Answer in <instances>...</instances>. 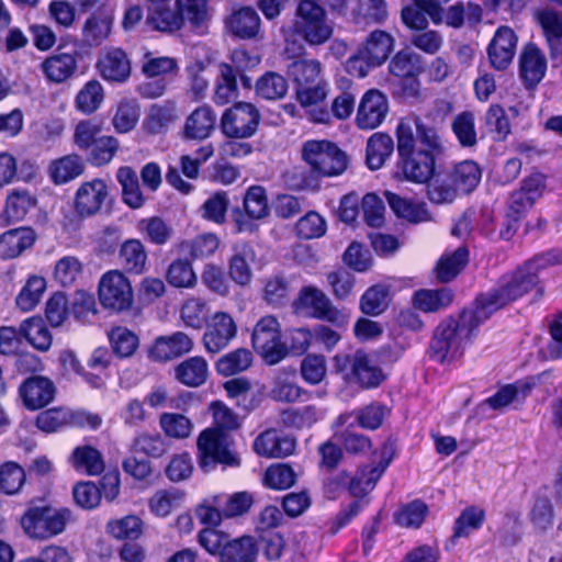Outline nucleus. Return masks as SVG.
Masks as SVG:
<instances>
[{
	"instance_id": "obj_1",
	"label": "nucleus",
	"mask_w": 562,
	"mask_h": 562,
	"mask_svg": "<svg viewBox=\"0 0 562 562\" xmlns=\"http://www.w3.org/2000/svg\"><path fill=\"white\" fill-rule=\"evenodd\" d=\"M397 170L414 183H428L435 176L436 160L445 153L437 127L420 116L403 119L396 127Z\"/></svg>"
},
{
	"instance_id": "obj_2",
	"label": "nucleus",
	"mask_w": 562,
	"mask_h": 562,
	"mask_svg": "<svg viewBox=\"0 0 562 562\" xmlns=\"http://www.w3.org/2000/svg\"><path fill=\"white\" fill-rule=\"evenodd\" d=\"M539 260H529L516 270L503 274L497 284L476 297L475 308L485 321L492 313L529 293L538 284Z\"/></svg>"
},
{
	"instance_id": "obj_3",
	"label": "nucleus",
	"mask_w": 562,
	"mask_h": 562,
	"mask_svg": "<svg viewBox=\"0 0 562 562\" xmlns=\"http://www.w3.org/2000/svg\"><path fill=\"white\" fill-rule=\"evenodd\" d=\"M485 319L481 318L477 310H464L459 319H447L440 323L430 342V353L437 361L453 359L470 339L473 330Z\"/></svg>"
},
{
	"instance_id": "obj_4",
	"label": "nucleus",
	"mask_w": 562,
	"mask_h": 562,
	"mask_svg": "<svg viewBox=\"0 0 562 562\" xmlns=\"http://www.w3.org/2000/svg\"><path fill=\"white\" fill-rule=\"evenodd\" d=\"M292 32L310 46H319L331 38L334 22L317 1L300 0L294 12Z\"/></svg>"
},
{
	"instance_id": "obj_5",
	"label": "nucleus",
	"mask_w": 562,
	"mask_h": 562,
	"mask_svg": "<svg viewBox=\"0 0 562 562\" xmlns=\"http://www.w3.org/2000/svg\"><path fill=\"white\" fill-rule=\"evenodd\" d=\"M71 519L68 508L34 506L21 518V527L31 539L46 540L61 533Z\"/></svg>"
},
{
	"instance_id": "obj_6",
	"label": "nucleus",
	"mask_w": 562,
	"mask_h": 562,
	"mask_svg": "<svg viewBox=\"0 0 562 562\" xmlns=\"http://www.w3.org/2000/svg\"><path fill=\"white\" fill-rule=\"evenodd\" d=\"M302 158L319 177H336L347 169V155L329 140H306L302 146Z\"/></svg>"
},
{
	"instance_id": "obj_7",
	"label": "nucleus",
	"mask_w": 562,
	"mask_h": 562,
	"mask_svg": "<svg viewBox=\"0 0 562 562\" xmlns=\"http://www.w3.org/2000/svg\"><path fill=\"white\" fill-rule=\"evenodd\" d=\"M199 464L209 472L216 464L238 467L239 458L229 449L231 439L220 428H206L198 437Z\"/></svg>"
},
{
	"instance_id": "obj_8",
	"label": "nucleus",
	"mask_w": 562,
	"mask_h": 562,
	"mask_svg": "<svg viewBox=\"0 0 562 562\" xmlns=\"http://www.w3.org/2000/svg\"><path fill=\"white\" fill-rule=\"evenodd\" d=\"M294 310L305 317L326 321L337 326H344L348 322V314L338 310L322 290L313 285L300 290L294 301Z\"/></svg>"
},
{
	"instance_id": "obj_9",
	"label": "nucleus",
	"mask_w": 562,
	"mask_h": 562,
	"mask_svg": "<svg viewBox=\"0 0 562 562\" xmlns=\"http://www.w3.org/2000/svg\"><path fill=\"white\" fill-rule=\"evenodd\" d=\"M251 341L254 348L268 364L279 363L289 353L286 344L281 341L280 324L271 315L263 316L257 322Z\"/></svg>"
},
{
	"instance_id": "obj_10",
	"label": "nucleus",
	"mask_w": 562,
	"mask_h": 562,
	"mask_svg": "<svg viewBox=\"0 0 562 562\" xmlns=\"http://www.w3.org/2000/svg\"><path fill=\"white\" fill-rule=\"evenodd\" d=\"M98 294L101 305L114 312L125 311L133 303L131 282L120 270L108 271L101 277Z\"/></svg>"
},
{
	"instance_id": "obj_11",
	"label": "nucleus",
	"mask_w": 562,
	"mask_h": 562,
	"mask_svg": "<svg viewBox=\"0 0 562 562\" xmlns=\"http://www.w3.org/2000/svg\"><path fill=\"white\" fill-rule=\"evenodd\" d=\"M260 119V112L252 103L238 102L224 112L222 131L231 138H248L257 132Z\"/></svg>"
},
{
	"instance_id": "obj_12",
	"label": "nucleus",
	"mask_w": 562,
	"mask_h": 562,
	"mask_svg": "<svg viewBox=\"0 0 562 562\" xmlns=\"http://www.w3.org/2000/svg\"><path fill=\"white\" fill-rule=\"evenodd\" d=\"M237 335V325L225 312L215 313L206 323L202 337L206 352L216 355L225 349Z\"/></svg>"
},
{
	"instance_id": "obj_13",
	"label": "nucleus",
	"mask_w": 562,
	"mask_h": 562,
	"mask_svg": "<svg viewBox=\"0 0 562 562\" xmlns=\"http://www.w3.org/2000/svg\"><path fill=\"white\" fill-rule=\"evenodd\" d=\"M389 112L385 94L376 89L368 90L361 98L356 123L361 130H373L382 124Z\"/></svg>"
},
{
	"instance_id": "obj_14",
	"label": "nucleus",
	"mask_w": 562,
	"mask_h": 562,
	"mask_svg": "<svg viewBox=\"0 0 562 562\" xmlns=\"http://www.w3.org/2000/svg\"><path fill=\"white\" fill-rule=\"evenodd\" d=\"M109 188L104 180L95 178L80 184L75 195V210L80 216L97 214L109 200Z\"/></svg>"
},
{
	"instance_id": "obj_15",
	"label": "nucleus",
	"mask_w": 562,
	"mask_h": 562,
	"mask_svg": "<svg viewBox=\"0 0 562 562\" xmlns=\"http://www.w3.org/2000/svg\"><path fill=\"white\" fill-rule=\"evenodd\" d=\"M97 68L104 80L117 83L125 82L132 71L127 54L117 47L104 49L97 61Z\"/></svg>"
},
{
	"instance_id": "obj_16",
	"label": "nucleus",
	"mask_w": 562,
	"mask_h": 562,
	"mask_svg": "<svg viewBox=\"0 0 562 562\" xmlns=\"http://www.w3.org/2000/svg\"><path fill=\"white\" fill-rule=\"evenodd\" d=\"M516 46L514 31L508 26L498 27L487 47L491 66L496 70L506 69L515 56Z\"/></svg>"
},
{
	"instance_id": "obj_17",
	"label": "nucleus",
	"mask_w": 562,
	"mask_h": 562,
	"mask_svg": "<svg viewBox=\"0 0 562 562\" xmlns=\"http://www.w3.org/2000/svg\"><path fill=\"white\" fill-rule=\"evenodd\" d=\"M295 439L276 429H267L254 441L255 452L265 458H285L293 453Z\"/></svg>"
},
{
	"instance_id": "obj_18",
	"label": "nucleus",
	"mask_w": 562,
	"mask_h": 562,
	"mask_svg": "<svg viewBox=\"0 0 562 562\" xmlns=\"http://www.w3.org/2000/svg\"><path fill=\"white\" fill-rule=\"evenodd\" d=\"M193 348L192 338L183 331L156 338L149 350V357L155 361H169L189 353Z\"/></svg>"
},
{
	"instance_id": "obj_19",
	"label": "nucleus",
	"mask_w": 562,
	"mask_h": 562,
	"mask_svg": "<svg viewBox=\"0 0 562 562\" xmlns=\"http://www.w3.org/2000/svg\"><path fill=\"white\" fill-rule=\"evenodd\" d=\"M20 396L29 409H40L54 397L55 387L50 380L43 376H32L20 386Z\"/></svg>"
},
{
	"instance_id": "obj_20",
	"label": "nucleus",
	"mask_w": 562,
	"mask_h": 562,
	"mask_svg": "<svg viewBox=\"0 0 562 562\" xmlns=\"http://www.w3.org/2000/svg\"><path fill=\"white\" fill-rule=\"evenodd\" d=\"M384 195L387 204L397 217L414 224L432 221V215L425 202H414L391 191H385Z\"/></svg>"
},
{
	"instance_id": "obj_21",
	"label": "nucleus",
	"mask_w": 562,
	"mask_h": 562,
	"mask_svg": "<svg viewBox=\"0 0 562 562\" xmlns=\"http://www.w3.org/2000/svg\"><path fill=\"white\" fill-rule=\"evenodd\" d=\"M520 77L528 88L536 87L544 77L547 60L535 45L525 47L519 59Z\"/></svg>"
},
{
	"instance_id": "obj_22",
	"label": "nucleus",
	"mask_w": 562,
	"mask_h": 562,
	"mask_svg": "<svg viewBox=\"0 0 562 562\" xmlns=\"http://www.w3.org/2000/svg\"><path fill=\"white\" fill-rule=\"evenodd\" d=\"M216 113L210 105L198 106L186 120L183 135L188 139L203 140L215 130Z\"/></svg>"
},
{
	"instance_id": "obj_23",
	"label": "nucleus",
	"mask_w": 562,
	"mask_h": 562,
	"mask_svg": "<svg viewBox=\"0 0 562 562\" xmlns=\"http://www.w3.org/2000/svg\"><path fill=\"white\" fill-rule=\"evenodd\" d=\"M36 240V234L31 227L9 229L0 235V257L12 259L31 248Z\"/></svg>"
},
{
	"instance_id": "obj_24",
	"label": "nucleus",
	"mask_w": 562,
	"mask_h": 562,
	"mask_svg": "<svg viewBox=\"0 0 562 562\" xmlns=\"http://www.w3.org/2000/svg\"><path fill=\"white\" fill-rule=\"evenodd\" d=\"M352 361L353 369L351 374L362 387H376L384 381L385 375L383 371L366 351H355Z\"/></svg>"
},
{
	"instance_id": "obj_25",
	"label": "nucleus",
	"mask_w": 562,
	"mask_h": 562,
	"mask_svg": "<svg viewBox=\"0 0 562 562\" xmlns=\"http://www.w3.org/2000/svg\"><path fill=\"white\" fill-rule=\"evenodd\" d=\"M146 23L155 31L175 33L180 31L183 24V16L179 12L176 1L165 7L148 9Z\"/></svg>"
},
{
	"instance_id": "obj_26",
	"label": "nucleus",
	"mask_w": 562,
	"mask_h": 562,
	"mask_svg": "<svg viewBox=\"0 0 562 562\" xmlns=\"http://www.w3.org/2000/svg\"><path fill=\"white\" fill-rule=\"evenodd\" d=\"M536 19L543 30L552 57H560L562 55V13L546 8L536 12Z\"/></svg>"
},
{
	"instance_id": "obj_27",
	"label": "nucleus",
	"mask_w": 562,
	"mask_h": 562,
	"mask_svg": "<svg viewBox=\"0 0 562 562\" xmlns=\"http://www.w3.org/2000/svg\"><path fill=\"white\" fill-rule=\"evenodd\" d=\"M394 44L395 40L390 33L383 30H374L358 48L361 49V54L367 55L371 61L381 66L390 57L394 49Z\"/></svg>"
},
{
	"instance_id": "obj_28",
	"label": "nucleus",
	"mask_w": 562,
	"mask_h": 562,
	"mask_svg": "<svg viewBox=\"0 0 562 562\" xmlns=\"http://www.w3.org/2000/svg\"><path fill=\"white\" fill-rule=\"evenodd\" d=\"M209 374V364L201 356L188 358L175 368L176 380L189 387L204 384Z\"/></svg>"
},
{
	"instance_id": "obj_29",
	"label": "nucleus",
	"mask_w": 562,
	"mask_h": 562,
	"mask_svg": "<svg viewBox=\"0 0 562 562\" xmlns=\"http://www.w3.org/2000/svg\"><path fill=\"white\" fill-rule=\"evenodd\" d=\"M148 255L144 244L136 238L124 240L119 250V260L122 268L134 274H140L147 266Z\"/></svg>"
},
{
	"instance_id": "obj_30",
	"label": "nucleus",
	"mask_w": 562,
	"mask_h": 562,
	"mask_svg": "<svg viewBox=\"0 0 562 562\" xmlns=\"http://www.w3.org/2000/svg\"><path fill=\"white\" fill-rule=\"evenodd\" d=\"M77 69L75 55L68 53L54 54L42 63L46 78L55 83L69 79Z\"/></svg>"
},
{
	"instance_id": "obj_31",
	"label": "nucleus",
	"mask_w": 562,
	"mask_h": 562,
	"mask_svg": "<svg viewBox=\"0 0 562 562\" xmlns=\"http://www.w3.org/2000/svg\"><path fill=\"white\" fill-rule=\"evenodd\" d=\"M229 31L240 38H252L260 27V18L250 7L234 11L226 21Z\"/></svg>"
},
{
	"instance_id": "obj_32",
	"label": "nucleus",
	"mask_w": 562,
	"mask_h": 562,
	"mask_svg": "<svg viewBox=\"0 0 562 562\" xmlns=\"http://www.w3.org/2000/svg\"><path fill=\"white\" fill-rule=\"evenodd\" d=\"M113 19L108 14H91L83 23L82 42L89 47L100 46L110 35Z\"/></svg>"
},
{
	"instance_id": "obj_33",
	"label": "nucleus",
	"mask_w": 562,
	"mask_h": 562,
	"mask_svg": "<svg viewBox=\"0 0 562 562\" xmlns=\"http://www.w3.org/2000/svg\"><path fill=\"white\" fill-rule=\"evenodd\" d=\"M453 300V293L448 288L436 290L423 289L415 292L414 306L425 313H434L448 307Z\"/></svg>"
},
{
	"instance_id": "obj_34",
	"label": "nucleus",
	"mask_w": 562,
	"mask_h": 562,
	"mask_svg": "<svg viewBox=\"0 0 562 562\" xmlns=\"http://www.w3.org/2000/svg\"><path fill=\"white\" fill-rule=\"evenodd\" d=\"M201 164L189 155H183L180 157V166L173 167L170 166L166 173V181L176 190L182 193H189L192 190V184L184 181L181 176L184 175L188 179H196L200 173Z\"/></svg>"
},
{
	"instance_id": "obj_35",
	"label": "nucleus",
	"mask_w": 562,
	"mask_h": 562,
	"mask_svg": "<svg viewBox=\"0 0 562 562\" xmlns=\"http://www.w3.org/2000/svg\"><path fill=\"white\" fill-rule=\"evenodd\" d=\"M286 75L295 85V88L312 85L322 77V64L317 59H294L286 67Z\"/></svg>"
},
{
	"instance_id": "obj_36",
	"label": "nucleus",
	"mask_w": 562,
	"mask_h": 562,
	"mask_svg": "<svg viewBox=\"0 0 562 562\" xmlns=\"http://www.w3.org/2000/svg\"><path fill=\"white\" fill-rule=\"evenodd\" d=\"M394 150V142L387 134L375 133L367 143V165L371 170L382 168Z\"/></svg>"
},
{
	"instance_id": "obj_37",
	"label": "nucleus",
	"mask_w": 562,
	"mask_h": 562,
	"mask_svg": "<svg viewBox=\"0 0 562 562\" xmlns=\"http://www.w3.org/2000/svg\"><path fill=\"white\" fill-rule=\"evenodd\" d=\"M85 164L78 155H67L50 162L48 173L55 184L67 183L83 173Z\"/></svg>"
},
{
	"instance_id": "obj_38",
	"label": "nucleus",
	"mask_w": 562,
	"mask_h": 562,
	"mask_svg": "<svg viewBox=\"0 0 562 562\" xmlns=\"http://www.w3.org/2000/svg\"><path fill=\"white\" fill-rule=\"evenodd\" d=\"M254 250L250 245L241 243L235 245L234 255L229 260V276L239 285L250 283L252 272L248 261L252 259Z\"/></svg>"
},
{
	"instance_id": "obj_39",
	"label": "nucleus",
	"mask_w": 562,
	"mask_h": 562,
	"mask_svg": "<svg viewBox=\"0 0 562 562\" xmlns=\"http://www.w3.org/2000/svg\"><path fill=\"white\" fill-rule=\"evenodd\" d=\"M258 547L252 537H241L229 541L227 539L221 552L222 562H254Z\"/></svg>"
},
{
	"instance_id": "obj_40",
	"label": "nucleus",
	"mask_w": 562,
	"mask_h": 562,
	"mask_svg": "<svg viewBox=\"0 0 562 562\" xmlns=\"http://www.w3.org/2000/svg\"><path fill=\"white\" fill-rule=\"evenodd\" d=\"M452 181L456 183L460 194L472 192L481 181V169L472 160H464L449 171Z\"/></svg>"
},
{
	"instance_id": "obj_41",
	"label": "nucleus",
	"mask_w": 562,
	"mask_h": 562,
	"mask_svg": "<svg viewBox=\"0 0 562 562\" xmlns=\"http://www.w3.org/2000/svg\"><path fill=\"white\" fill-rule=\"evenodd\" d=\"M469 251L464 246L458 247L450 254H445L439 259L436 272L441 282L453 280L468 262Z\"/></svg>"
},
{
	"instance_id": "obj_42",
	"label": "nucleus",
	"mask_w": 562,
	"mask_h": 562,
	"mask_svg": "<svg viewBox=\"0 0 562 562\" xmlns=\"http://www.w3.org/2000/svg\"><path fill=\"white\" fill-rule=\"evenodd\" d=\"M252 363V355L246 348H238L222 356L215 363L217 373L231 376L246 371Z\"/></svg>"
},
{
	"instance_id": "obj_43",
	"label": "nucleus",
	"mask_w": 562,
	"mask_h": 562,
	"mask_svg": "<svg viewBox=\"0 0 562 562\" xmlns=\"http://www.w3.org/2000/svg\"><path fill=\"white\" fill-rule=\"evenodd\" d=\"M116 179L122 187L123 201L133 209L140 207L145 199L136 172L131 167H121L116 172Z\"/></svg>"
},
{
	"instance_id": "obj_44",
	"label": "nucleus",
	"mask_w": 562,
	"mask_h": 562,
	"mask_svg": "<svg viewBox=\"0 0 562 562\" xmlns=\"http://www.w3.org/2000/svg\"><path fill=\"white\" fill-rule=\"evenodd\" d=\"M459 194L449 172L434 176L432 181L428 182L427 196L435 204L452 203Z\"/></svg>"
},
{
	"instance_id": "obj_45",
	"label": "nucleus",
	"mask_w": 562,
	"mask_h": 562,
	"mask_svg": "<svg viewBox=\"0 0 562 562\" xmlns=\"http://www.w3.org/2000/svg\"><path fill=\"white\" fill-rule=\"evenodd\" d=\"M23 336L34 348L46 351L52 346V335L40 317H31L20 326Z\"/></svg>"
},
{
	"instance_id": "obj_46",
	"label": "nucleus",
	"mask_w": 562,
	"mask_h": 562,
	"mask_svg": "<svg viewBox=\"0 0 562 562\" xmlns=\"http://www.w3.org/2000/svg\"><path fill=\"white\" fill-rule=\"evenodd\" d=\"M389 70L400 78L415 77L422 70V57L412 49H402L390 61Z\"/></svg>"
},
{
	"instance_id": "obj_47",
	"label": "nucleus",
	"mask_w": 562,
	"mask_h": 562,
	"mask_svg": "<svg viewBox=\"0 0 562 562\" xmlns=\"http://www.w3.org/2000/svg\"><path fill=\"white\" fill-rule=\"evenodd\" d=\"M35 198L27 190H12L7 196L3 213L8 221H21L35 205Z\"/></svg>"
},
{
	"instance_id": "obj_48",
	"label": "nucleus",
	"mask_w": 562,
	"mask_h": 562,
	"mask_svg": "<svg viewBox=\"0 0 562 562\" xmlns=\"http://www.w3.org/2000/svg\"><path fill=\"white\" fill-rule=\"evenodd\" d=\"M137 229L147 240L157 246L166 245L173 234L172 227L158 216L143 218L138 222Z\"/></svg>"
},
{
	"instance_id": "obj_49",
	"label": "nucleus",
	"mask_w": 562,
	"mask_h": 562,
	"mask_svg": "<svg viewBox=\"0 0 562 562\" xmlns=\"http://www.w3.org/2000/svg\"><path fill=\"white\" fill-rule=\"evenodd\" d=\"M237 97L236 74L228 64L218 66V77L215 86L214 101L217 104H226Z\"/></svg>"
},
{
	"instance_id": "obj_50",
	"label": "nucleus",
	"mask_w": 562,
	"mask_h": 562,
	"mask_svg": "<svg viewBox=\"0 0 562 562\" xmlns=\"http://www.w3.org/2000/svg\"><path fill=\"white\" fill-rule=\"evenodd\" d=\"M113 352L121 358L132 357L139 346L138 336L131 329L117 326L109 333Z\"/></svg>"
},
{
	"instance_id": "obj_51",
	"label": "nucleus",
	"mask_w": 562,
	"mask_h": 562,
	"mask_svg": "<svg viewBox=\"0 0 562 562\" xmlns=\"http://www.w3.org/2000/svg\"><path fill=\"white\" fill-rule=\"evenodd\" d=\"M169 450L167 441L158 434L142 432L132 441L131 451L150 458H160Z\"/></svg>"
},
{
	"instance_id": "obj_52",
	"label": "nucleus",
	"mask_w": 562,
	"mask_h": 562,
	"mask_svg": "<svg viewBox=\"0 0 562 562\" xmlns=\"http://www.w3.org/2000/svg\"><path fill=\"white\" fill-rule=\"evenodd\" d=\"M299 473L288 463H276L270 465L263 476L266 486L273 490H286L296 482Z\"/></svg>"
},
{
	"instance_id": "obj_53",
	"label": "nucleus",
	"mask_w": 562,
	"mask_h": 562,
	"mask_svg": "<svg viewBox=\"0 0 562 562\" xmlns=\"http://www.w3.org/2000/svg\"><path fill=\"white\" fill-rule=\"evenodd\" d=\"M45 289L44 278L37 276L29 278L15 299L16 306L23 312L32 311L40 303Z\"/></svg>"
},
{
	"instance_id": "obj_54",
	"label": "nucleus",
	"mask_w": 562,
	"mask_h": 562,
	"mask_svg": "<svg viewBox=\"0 0 562 562\" xmlns=\"http://www.w3.org/2000/svg\"><path fill=\"white\" fill-rule=\"evenodd\" d=\"M244 209L252 220H261L269 215L270 207L266 189L261 186H251L244 196Z\"/></svg>"
},
{
	"instance_id": "obj_55",
	"label": "nucleus",
	"mask_w": 562,
	"mask_h": 562,
	"mask_svg": "<svg viewBox=\"0 0 562 562\" xmlns=\"http://www.w3.org/2000/svg\"><path fill=\"white\" fill-rule=\"evenodd\" d=\"M103 97L101 83L90 80L78 92L75 100L76 108L85 114H91L100 108Z\"/></svg>"
},
{
	"instance_id": "obj_56",
	"label": "nucleus",
	"mask_w": 562,
	"mask_h": 562,
	"mask_svg": "<svg viewBox=\"0 0 562 562\" xmlns=\"http://www.w3.org/2000/svg\"><path fill=\"white\" fill-rule=\"evenodd\" d=\"M323 416L322 412L313 405L301 408H289L282 412L281 420L286 427L305 428L314 425Z\"/></svg>"
},
{
	"instance_id": "obj_57",
	"label": "nucleus",
	"mask_w": 562,
	"mask_h": 562,
	"mask_svg": "<svg viewBox=\"0 0 562 562\" xmlns=\"http://www.w3.org/2000/svg\"><path fill=\"white\" fill-rule=\"evenodd\" d=\"M286 79L277 72H267L256 82V92L267 100L283 98L288 92Z\"/></svg>"
},
{
	"instance_id": "obj_58",
	"label": "nucleus",
	"mask_w": 562,
	"mask_h": 562,
	"mask_svg": "<svg viewBox=\"0 0 562 562\" xmlns=\"http://www.w3.org/2000/svg\"><path fill=\"white\" fill-rule=\"evenodd\" d=\"M209 0H176L183 24L188 22L193 29H200L209 19Z\"/></svg>"
},
{
	"instance_id": "obj_59",
	"label": "nucleus",
	"mask_w": 562,
	"mask_h": 562,
	"mask_svg": "<svg viewBox=\"0 0 562 562\" xmlns=\"http://www.w3.org/2000/svg\"><path fill=\"white\" fill-rule=\"evenodd\" d=\"M180 317L187 327L201 329L207 323V306L198 297L188 299L181 306Z\"/></svg>"
},
{
	"instance_id": "obj_60",
	"label": "nucleus",
	"mask_w": 562,
	"mask_h": 562,
	"mask_svg": "<svg viewBox=\"0 0 562 562\" xmlns=\"http://www.w3.org/2000/svg\"><path fill=\"white\" fill-rule=\"evenodd\" d=\"M108 532L116 539H137L143 532V521L135 515H127L120 519L110 520Z\"/></svg>"
},
{
	"instance_id": "obj_61",
	"label": "nucleus",
	"mask_w": 562,
	"mask_h": 562,
	"mask_svg": "<svg viewBox=\"0 0 562 562\" xmlns=\"http://www.w3.org/2000/svg\"><path fill=\"white\" fill-rule=\"evenodd\" d=\"M74 465L85 470L90 475L100 474L104 470V463L100 452L89 446L78 447L72 452Z\"/></svg>"
},
{
	"instance_id": "obj_62",
	"label": "nucleus",
	"mask_w": 562,
	"mask_h": 562,
	"mask_svg": "<svg viewBox=\"0 0 562 562\" xmlns=\"http://www.w3.org/2000/svg\"><path fill=\"white\" fill-rule=\"evenodd\" d=\"M159 424L168 437L176 439L188 438L193 429V424L188 417L176 413H164Z\"/></svg>"
},
{
	"instance_id": "obj_63",
	"label": "nucleus",
	"mask_w": 562,
	"mask_h": 562,
	"mask_svg": "<svg viewBox=\"0 0 562 562\" xmlns=\"http://www.w3.org/2000/svg\"><path fill=\"white\" fill-rule=\"evenodd\" d=\"M139 119V106L135 100H124L119 103L112 123L116 132L132 131Z\"/></svg>"
},
{
	"instance_id": "obj_64",
	"label": "nucleus",
	"mask_w": 562,
	"mask_h": 562,
	"mask_svg": "<svg viewBox=\"0 0 562 562\" xmlns=\"http://www.w3.org/2000/svg\"><path fill=\"white\" fill-rule=\"evenodd\" d=\"M25 482V472L18 463L9 461L0 467V491L12 495L18 493Z\"/></svg>"
}]
</instances>
